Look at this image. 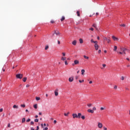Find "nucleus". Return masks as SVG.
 Segmentation results:
<instances>
[{
	"label": "nucleus",
	"instance_id": "4d7b16f0",
	"mask_svg": "<svg viewBox=\"0 0 130 130\" xmlns=\"http://www.w3.org/2000/svg\"><path fill=\"white\" fill-rule=\"evenodd\" d=\"M79 79V76H76V80H78Z\"/></svg>",
	"mask_w": 130,
	"mask_h": 130
},
{
	"label": "nucleus",
	"instance_id": "603ef678",
	"mask_svg": "<svg viewBox=\"0 0 130 130\" xmlns=\"http://www.w3.org/2000/svg\"><path fill=\"white\" fill-rule=\"evenodd\" d=\"M63 56H66V53H62Z\"/></svg>",
	"mask_w": 130,
	"mask_h": 130
},
{
	"label": "nucleus",
	"instance_id": "bb28decb",
	"mask_svg": "<svg viewBox=\"0 0 130 130\" xmlns=\"http://www.w3.org/2000/svg\"><path fill=\"white\" fill-rule=\"evenodd\" d=\"M49 48V47L48 46H46L45 48V50H47Z\"/></svg>",
	"mask_w": 130,
	"mask_h": 130
},
{
	"label": "nucleus",
	"instance_id": "c756f323",
	"mask_svg": "<svg viewBox=\"0 0 130 130\" xmlns=\"http://www.w3.org/2000/svg\"><path fill=\"white\" fill-rule=\"evenodd\" d=\"M35 122H38V121H39V119H35Z\"/></svg>",
	"mask_w": 130,
	"mask_h": 130
},
{
	"label": "nucleus",
	"instance_id": "423d86ee",
	"mask_svg": "<svg viewBox=\"0 0 130 130\" xmlns=\"http://www.w3.org/2000/svg\"><path fill=\"white\" fill-rule=\"evenodd\" d=\"M55 95L58 96V89H56L54 91Z\"/></svg>",
	"mask_w": 130,
	"mask_h": 130
},
{
	"label": "nucleus",
	"instance_id": "79ce46f5",
	"mask_svg": "<svg viewBox=\"0 0 130 130\" xmlns=\"http://www.w3.org/2000/svg\"><path fill=\"white\" fill-rule=\"evenodd\" d=\"M48 128L47 127H46L45 128L43 129V130H48Z\"/></svg>",
	"mask_w": 130,
	"mask_h": 130
},
{
	"label": "nucleus",
	"instance_id": "20e7f679",
	"mask_svg": "<svg viewBox=\"0 0 130 130\" xmlns=\"http://www.w3.org/2000/svg\"><path fill=\"white\" fill-rule=\"evenodd\" d=\"M72 116L73 118H78V114H75V113L73 114Z\"/></svg>",
	"mask_w": 130,
	"mask_h": 130
},
{
	"label": "nucleus",
	"instance_id": "1a4fd4ad",
	"mask_svg": "<svg viewBox=\"0 0 130 130\" xmlns=\"http://www.w3.org/2000/svg\"><path fill=\"white\" fill-rule=\"evenodd\" d=\"M120 50L121 51H122L123 52H124V51H126V50H127V49L125 48H121Z\"/></svg>",
	"mask_w": 130,
	"mask_h": 130
},
{
	"label": "nucleus",
	"instance_id": "58836bf2",
	"mask_svg": "<svg viewBox=\"0 0 130 130\" xmlns=\"http://www.w3.org/2000/svg\"><path fill=\"white\" fill-rule=\"evenodd\" d=\"M64 63H65L66 66H67V64H68V61L66 60L64 61Z\"/></svg>",
	"mask_w": 130,
	"mask_h": 130
},
{
	"label": "nucleus",
	"instance_id": "6e6d98bb",
	"mask_svg": "<svg viewBox=\"0 0 130 130\" xmlns=\"http://www.w3.org/2000/svg\"><path fill=\"white\" fill-rule=\"evenodd\" d=\"M98 53H101V50H99L98 51Z\"/></svg>",
	"mask_w": 130,
	"mask_h": 130
},
{
	"label": "nucleus",
	"instance_id": "2f4dec72",
	"mask_svg": "<svg viewBox=\"0 0 130 130\" xmlns=\"http://www.w3.org/2000/svg\"><path fill=\"white\" fill-rule=\"evenodd\" d=\"M31 121V119L28 118L27 120H26V122H29V121Z\"/></svg>",
	"mask_w": 130,
	"mask_h": 130
},
{
	"label": "nucleus",
	"instance_id": "ea45409f",
	"mask_svg": "<svg viewBox=\"0 0 130 130\" xmlns=\"http://www.w3.org/2000/svg\"><path fill=\"white\" fill-rule=\"evenodd\" d=\"M81 118H82V119H85V116H81Z\"/></svg>",
	"mask_w": 130,
	"mask_h": 130
},
{
	"label": "nucleus",
	"instance_id": "a211bd4d",
	"mask_svg": "<svg viewBox=\"0 0 130 130\" xmlns=\"http://www.w3.org/2000/svg\"><path fill=\"white\" fill-rule=\"evenodd\" d=\"M54 33H59V31L58 29H55L54 30Z\"/></svg>",
	"mask_w": 130,
	"mask_h": 130
},
{
	"label": "nucleus",
	"instance_id": "7ed1b4c3",
	"mask_svg": "<svg viewBox=\"0 0 130 130\" xmlns=\"http://www.w3.org/2000/svg\"><path fill=\"white\" fill-rule=\"evenodd\" d=\"M98 126L99 128H102V126H103V125L102 123L99 122L98 124Z\"/></svg>",
	"mask_w": 130,
	"mask_h": 130
},
{
	"label": "nucleus",
	"instance_id": "0e129e2a",
	"mask_svg": "<svg viewBox=\"0 0 130 130\" xmlns=\"http://www.w3.org/2000/svg\"><path fill=\"white\" fill-rule=\"evenodd\" d=\"M3 110V109H0V112H2Z\"/></svg>",
	"mask_w": 130,
	"mask_h": 130
},
{
	"label": "nucleus",
	"instance_id": "dca6fc26",
	"mask_svg": "<svg viewBox=\"0 0 130 130\" xmlns=\"http://www.w3.org/2000/svg\"><path fill=\"white\" fill-rule=\"evenodd\" d=\"M66 19L64 16H62V18L60 19V21L62 22V21H64V20Z\"/></svg>",
	"mask_w": 130,
	"mask_h": 130
},
{
	"label": "nucleus",
	"instance_id": "9b49d317",
	"mask_svg": "<svg viewBox=\"0 0 130 130\" xmlns=\"http://www.w3.org/2000/svg\"><path fill=\"white\" fill-rule=\"evenodd\" d=\"M98 44H94V48L95 50H98Z\"/></svg>",
	"mask_w": 130,
	"mask_h": 130
},
{
	"label": "nucleus",
	"instance_id": "338daca9",
	"mask_svg": "<svg viewBox=\"0 0 130 130\" xmlns=\"http://www.w3.org/2000/svg\"><path fill=\"white\" fill-rule=\"evenodd\" d=\"M39 115H41L42 114V113L41 112H39Z\"/></svg>",
	"mask_w": 130,
	"mask_h": 130
},
{
	"label": "nucleus",
	"instance_id": "de8ad7c7",
	"mask_svg": "<svg viewBox=\"0 0 130 130\" xmlns=\"http://www.w3.org/2000/svg\"><path fill=\"white\" fill-rule=\"evenodd\" d=\"M105 108L103 107L101 108V110H104Z\"/></svg>",
	"mask_w": 130,
	"mask_h": 130
},
{
	"label": "nucleus",
	"instance_id": "8fccbe9b",
	"mask_svg": "<svg viewBox=\"0 0 130 130\" xmlns=\"http://www.w3.org/2000/svg\"><path fill=\"white\" fill-rule=\"evenodd\" d=\"M107 41L108 42V43H109L110 42V40L108 39Z\"/></svg>",
	"mask_w": 130,
	"mask_h": 130
},
{
	"label": "nucleus",
	"instance_id": "4be33fe9",
	"mask_svg": "<svg viewBox=\"0 0 130 130\" xmlns=\"http://www.w3.org/2000/svg\"><path fill=\"white\" fill-rule=\"evenodd\" d=\"M20 106L21 107H23V108H25V107H26V106L25 105V104L21 105Z\"/></svg>",
	"mask_w": 130,
	"mask_h": 130
},
{
	"label": "nucleus",
	"instance_id": "f3484780",
	"mask_svg": "<svg viewBox=\"0 0 130 130\" xmlns=\"http://www.w3.org/2000/svg\"><path fill=\"white\" fill-rule=\"evenodd\" d=\"M36 100L37 101H39V100H40V97H36Z\"/></svg>",
	"mask_w": 130,
	"mask_h": 130
},
{
	"label": "nucleus",
	"instance_id": "c85d7f7f",
	"mask_svg": "<svg viewBox=\"0 0 130 130\" xmlns=\"http://www.w3.org/2000/svg\"><path fill=\"white\" fill-rule=\"evenodd\" d=\"M87 106H88V107H91V106H92V104H87Z\"/></svg>",
	"mask_w": 130,
	"mask_h": 130
},
{
	"label": "nucleus",
	"instance_id": "774afa93",
	"mask_svg": "<svg viewBox=\"0 0 130 130\" xmlns=\"http://www.w3.org/2000/svg\"><path fill=\"white\" fill-rule=\"evenodd\" d=\"M56 123V120H54V123Z\"/></svg>",
	"mask_w": 130,
	"mask_h": 130
},
{
	"label": "nucleus",
	"instance_id": "9d476101",
	"mask_svg": "<svg viewBox=\"0 0 130 130\" xmlns=\"http://www.w3.org/2000/svg\"><path fill=\"white\" fill-rule=\"evenodd\" d=\"M72 44L73 45H77V41L74 40L73 42H72Z\"/></svg>",
	"mask_w": 130,
	"mask_h": 130
},
{
	"label": "nucleus",
	"instance_id": "f704fd0d",
	"mask_svg": "<svg viewBox=\"0 0 130 130\" xmlns=\"http://www.w3.org/2000/svg\"><path fill=\"white\" fill-rule=\"evenodd\" d=\"M92 110H93V111H95V110H96V107H93L92 108Z\"/></svg>",
	"mask_w": 130,
	"mask_h": 130
},
{
	"label": "nucleus",
	"instance_id": "6e6552de",
	"mask_svg": "<svg viewBox=\"0 0 130 130\" xmlns=\"http://www.w3.org/2000/svg\"><path fill=\"white\" fill-rule=\"evenodd\" d=\"M87 112H89V113H94V110L91 109L87 110Z\"/></svg>",
	"mask_w": 130,
	"mask_h": 130
},
{
	"label": "nucleus",
	"instance_id": "393cba45",
	"mask_svg": "<svg viewBox=\"0 0 130 130\" xmlns=\"http://www.w3.org/2000/svg\"><path fill=\"white\" fill-rule=\"evenodd\" d=\"M77 14L78 17H80V11H77Z\"/></svg>",
	"mask_w": 130,
	"mask_h": 130
},
{
	"label": "nucleus",
	"instance_id": "c9c22d12",
	"mask_svg": "<svg viewBox=\"0 0 130 130\" xmlns=\"http://www.w3.org/2000/svg\"><path fill=\"white\" fill-rule=\"evenodd\" d=\"M120 26H121V27H125V24H121Z\"/></svg>",
	"mask_w": 130,
	"mask_h": 130
},
{
	"label": "nucleus",
	"instance_id": "864d4df0",
	"mask_svg": "<svg viewBox=\"0 0 130 130\" xmlns=\"http://www.w3.org/2000/svg\"><path fill=\"white\" fill-rule=\"evenodd\" d=\"M89 30H91V31H93L94 30V28L91 27V28H89Z\"/></svg>",
	"mask_w": 130,
	"mask_h": 130
},
{
	"label": "nucleus",
	"instance_id": "37998d69",
	"mask_svg": "<svg viewBox=\"0 0 130 130\" xmlns=\"http://www.w3.org/2000/svg\"><path fill=\"white\" fill-rule=\"evenodd\" d=\"M38 129H39V126H37V129H36L35 130H38Z\"/></svg>",
	"mask_w": 130,
	"mask_h": 130
},
{
	"label": "nucleus",
	"instance_id": "aec40b11",
	"mask_svg": "<svg viewBox=\"0 0 130 130\" xmlns=\"http://www.w3.org/2000/svg\"><path fill=\"white\" fill-rule=\"evenodd\" d=\"M84 73H85V70L82 69L81 70V75H84Z\"/></svg>",
	"mask_w": 130,
	"mask_h": 130
},
{
	"label": "nucleus",
	"instance_id": "4468645a",
	"mask_svg": "<svg viewBox=\"0 0 130 130\" xmlns=\"http://www.w3.org/2000/svg\"><path fill=\"white\" fill-rule=\"evenodd\" d=\"M26 121V118H23L22 119V123H24Z\"/></svg>",
	"mask_w": 130,
	"mask_h": 130
},
{
	"label": "nucleus",
	"instance_id": "3c124183",
	"mask_svg": "<svg viewBox=\"0 0 130 130\" xmlns=\"http://www.w3.org/2000/svg\"><path fill=\"white\" fill-rule=\"evenodd\" d=\"M118 53H119L120 54H123L122 51V52H119Z\"/></svg>",
	"mask_w": 130,
	"mask_h": 130
},
{
	"label": "nucleus",
	"instance_id": "473e14b6",
	"mask_svg": "<svg viewBox=\"0 0 130 130\" xmlns=\"http://www.w3.org/2000/svg\"><path fill=\"white\" fill-rule=\"evenodd\" d=\"M55 34H56V36H60V34H59V33H55Z\"/></svg>",
	"mask_w": 130,
	"mask_h": 130
},
{
	"label": "nucleus",
	"instance_id": "0eeeda50",
	"mask_svg": "<svg viewBox=\"0 0 130 130\" xmlns=\"http://www.w3.org/2000/svg\"><path fill=\"white\" fill-rule=\"evenodd\" d=\"M73 81H74V77H70L69 79V81L72 82Z\"/></svg>",
	"mask_w": 130,
	"mask_h": 130
},
{
	"label": "nucleus",
	"instance_id": "a19ab883",
	"mask_svg": "<svg viewBox=\"0 0 130 130\" xmlns=\"http://www.w3.org/2000/svg\"><path fill=\"white\" fill-rule=\"evenodd\" d=\"M30 124H31V125H33V124H34V122L31 121V122H30Z\"/></svg>",
	"mask_w": 130,
	"mask_h": 130
},
{
	"label": "nucleus",
	"instance_id": "bf43d9fd",
	"mask_svg": "<svg viewBox=\"0 0 130 130\" xmlns=\"http://www.w3.org/2000/svg\"><path fill=\"white\" fill-rule=\"evenodd\" d=\"M29 84H27V85H26V88L29 87Z\"/></svg>",
	"mask_w": 130,
	"mask_h": 130
},
{
	"label": "nucleus",
	"instance_id": "5fc2aeb1",
	"mask_svg": "<svg viewBox=\"0 0 130 130\" xmlns=\"http://www.w3.org/2000/svg\"><path fill=\"white\" fill-rule=\"evenodd\" d=\"M114 89H117V86H115L114 87Z\"/></svg>",
	"mask_w": 130,
	"mask_h": 130
},
{
	"label": "nucleus",
	"instance_id": "5701e85b",
	"mask_svg": "<svg viewBox=\"0 0 130 130\" xmlns=\"http://www.w3.org/2000/svg\"><path fill=\"white\" fill-rule=\"evenodd\" d=\"M84 58H85V59H89V57H88L86 55H84Z\"/></svg>",
	"mask_w": 130,
	"mask_h": 130
},
{
	"label": "nucleus",
	"instance_id": "2eb2a0df",
	"mask_svg": "<svg viewBox=\"0 0 130 130\" xmlns=\"http://www.w3.org/2000/svg\"><path fill=\"white\" fill-rule=\"evenodd\" d=\"M22 81L23 82H26V81H27V77L23 78L22 79Z\"/></svg>",
	"mask_w": 130,
	"mask_h": 130
},
{
	"label": "nucleus",
	"instance_id": "7c9ffc66",
	"mask_svg": "<svg viewBox=\"0 0 130 130\" xmlns=\"http://www.w3.org/2000/svg\"><path fill=\"white\" fill-rule=\"evenodd\" d=\"M66 57H61V60H66Z\"/></svg>",
	"mask_w": 130,
	"mask_h": 130
},
{
	"label": "nucleus",
	"instance_id": "c03bdc74",
	"mask_svg": "<svg viewBox=\"0 0 130 130\" xmlns=\"http://www.w3.org/2000/svg\"><path fill=\"white\" fill-rule=\"evenodd\" d=\"M90 41L91 43H94V40H93V39H91Z\"/></svg>",
	"mask_w": 130,
	"mask_h": 130
},
{
	"label": "nucleus",
	"instance_id": "412c9836",
	"mask_svg": "<svg viewBox=\"0 0 130 130\" xmlns=\"http://www.w3.org/2000/svg\"><path fill=\"white\" fill-rule=\"evenodd\" d=\"M69 114H70V112H68V113H64V115L65 116H69Z\"/></svg>",
	"mask_w": 130,
	"mask_h": 130
},
{
	"label": "nucleus",
	"instance_id": "b1692460",
	"mask_svg": "<svg viewBox=\"0 0 130 130\" xmlns=\"http://www.w3.org/2000/svg\"><path fill=\"white\" fill-rule=\"evenodd\" d=\"M79 41H80V43H81V44L83 43V39H80Z\"/></svg>",
	"mask_w": 130,
	"mask_h": 130
},
{
	"label": "nucleus",
	"instance_id": "f8f14e48",
	"mask_svg": "<svg viewBox=\"0 0 130 130\" xmlns=\"http://www.w3.org/2000/svg\"><path fill=\"white\" fill-rule=\"evenodd\" d=\"M82 116V114L81 113H79L77 115L78 118H81V116Z\"/></svg>",
	"mask_w": 130,
	"mask_h": 130
},
{
	"label": "nucleus",
	"instance_id": "680f3d73",
	"mask_svg": "<svg viewBox=\"0 0 130 130\" xmlns=\"http://www.w3.org/2000/svg\"><path fill=\"white\" fill-rule=\"evenodd\" d=\"M58 44H60V42L59 41H57Z\"/></svg>",
	"mask_w": 130,
	"mask_h": 130
},
{
	"label": "nucleus",
	"instance_id": "09e8293b",
	"mask_svg": "<svg viewBox=\"0 0 130 130\" xmlns=\"http://www.w3.org/2000/svg\"><path fill=\"white\" fill-rule=\"evenodd\" d=\"M52 24H53L54 23V21L53 20H51L50 22Z\"/></svg>",
	"mask_w": 130,
	"mask_h": 130
},
{
	"label": "nucleus",
	"instance_id": "39448f33",
	"mask_svg": "<svg viewBox=\"0 0 130 130\" xmlns=\"http://www.w3.org/2000/svg\"><path fill=\"white\" fill-rule=\"evenodd\" d=\"M112 39H113V40H114V41H117V40H118V38L115 37V36H113L112 37Z\"/></svg>",
	"mask_w": 130,
	"mask_h": 130
},
{
	"label": "nucleus",
	"instance_id": "13d9d810",
	"mask_svg": "<svg viewBox=\"0 0 130 130\" xmlns=\"http://www.w3.org/2000/svg\"><path fill=\"white\" fill-rule=\"evenodd\" d=\"M104 130H107V128L106 127H104Z\"/></svg>",
	"mask_w": 130,
	"mask_h": 130
},
{
	"label": "nucleus",
	"instance_id": "49530a36",
	"mask_svg": "<svg viewBox=\"0 0 130 130\" xmlns=\"http://www.w3.org/2000/svg\"><path fill=\"white\" fill-rule=\"evenodd\" d=\"M103 68H105L106 67V64H103Z\"/></svg>",
	"mask_w": 130,
	"mask_h": 130
},
{
	"label": "nucleus",
	"instance_id": "cd10ccee",
	"mask_svg": "<svg viewBox=\"0 0 130 130\" xmlns=\"http://www.w3.org/2000/svg\"><path fill=\"white\" fill-rule=\"evenodd\" d=\"M13 108H18V106L16 105H13Z\"/></svg>",
	"mask_w": 130,
	"mask_h": 130
},
{
	"label": "nucleus",
	"instance_id": "f257e3e1",
	"mask_svg": "<svg viewBox=\"0 0 130 130\" xmlns=\"http://www.w3.org/2000/svg\"><path fill=\"white\" fill-rule=\"evenodd\" d=\"M16 78L17 79H22V78H23V74H17L16 75Z\"/></svg>",
	"mask_w": 130,
	"mask_h": 130
},
{
	"label": "nucleus",
	"instance_id": "72a5a7b5",
	"mask_svg": "<svg viewBox=\"0 0 130 130\" xmlns=\"http://www.w3.org/2000/svg\"><path fill=\"white\" fill-rule=\"evenodd\" d=\"M79 83H83L84 80H79Z\"/></svg>",
	"mask_w": 130,
	"mask_h": 130
},
{
	"label": "nucleus",
	"instance_id": "4c0bfd02",
	"mask_svg": "<svg viewBox=\"0 0 130 130\" xmlns=\"http://www.w3.org/2000/svg\"><path fill=\"white\" fill-rule=\"evenodd\" d=\"M121 79L122 81H123V80H124V77L123 76H122L121 77Z\"/></svg>",
	"mask_w": 130,
	"mask_h": 130
},
{
	"label": "nucleus",
	"instance_id": "a18cd8bd",
	"mask_svg": "<svg viewBox=\"0 0 130 130\" xmlns=\"http://www.w3.org/2000/svg\"><path fill=\"white\" fill-rule=\"evenodd\" d=\"M8 127H11V124L10 123L8 124Z\"/></svg>",
	"mask_w": 130,
	"mask_h": 130
},
{
	"label": "nucleus",
	"instance_id": "69168bd1",
	"mask_svg": "<svg viewBox=\"0 0 130 130\" xmlns=\"http://www.w3.org/2000/svg\"><path fill=\"white\" fill-rule=\"evenodd\" d=\"M35 117H36V118H38V115H36V116H35Z\"/></svg>",
	"mask_w": 130,
	"mask_h": 130
},
{
	"label": "nucleus",
	"instance_id": "a878e982",
	"mask_svg": "<svg viewBox=\"0 0 130 130\" xmlns=\"http://www.w3.org/2000/svg\"><path fill=\"white\" fill-rule=\"evenodd\" d=\"M34 108H35V109H37V104H35V105H34Z\"/></svg>",
	"mask_w": 130,
	"mask_h": 130
},
{
	"label": "nucleus",
	"instance_id": "e2e57ef3",
	"mask_svg": "<svg viewBox=\"0 0 130 130\" xmlns=\"http://www.w3.org/2000/svg\"><path fill=\"white\" fill-rule=\"evenodd\" d=\"M25 112H29V111L28 110V109L25 110Z\"/></svg>",
	"mask_w": 130,
	"mask_h": 130
},
{
	"label": "nucleus",
	"instance_id": "6ab92c4d",
	"mask_svg": "<svg viewBox=\"0 0 130 130\" xmlns=\"http://www.w3.org/2000/svg\"><path fill=\"white\" fill-rule=\"evenodd\" d=\"M117 50V46H115L114 48V51H116Z\"/></svg>",
	"mask_w": 130,
	"mask_h": 130
},
{
	"label": "nucleus",
	"instance_id": "ddd939ff",
	"mask_svg": "<svg viewBox=\"0 0 130 130\" xmlns=\"http://www.w3.org/2000/svg\"><path fill=\"white\" fill-rule=\"evenodd\" d=\"M92 27H93L94 28H95V29H98L97 28V25H96V24L94 23L93 25H92Z\"/></svg>",
	"mask_w": 130,
	"mask_h": 130
},
{
	"label": "nucleus",
	"instance_id": "e433bc0d",
	"mask_svg": "<svg viewBox=\"0 0 130 130\" xmlns=\"http://www.w3.org/2000/svg\"><path fill=\"white\" fill-rule=\"evenodd\" d=\"M93 43H94L95 44H97V43H98V42L97 41H93Z\"/></svg>",
	"mask_w": 130,
	"mask_h": 130
},
{
	"label": "nucleus",
	"instance_id": "f03ea898",
	"mask_svg": "<svg viewBox=\"0 0 130 130\" xmlns=\"http://www.w3.org/2000/svg\"><path fill=\"white\" fill-rule=\"evenodd\" d=\"M79 63H80V61L78 60H74V63H72V66L74 67L75 64H79Z\"/></svg>",
	"mask_w": 130,
	"mask_h": 130
},
{
	"label": "nucleus",
	"instance_id": "052dcab7",
	"mask_svg": "<svg viewBox=\"0 0 130 130\" xmlns=\"http://www.w3.org/2000/svg\"><path fill=\"white\" fill-rule=\"evenodd\" d=\"M30 130H35V129H34V128H33V127H31Z\"/></svg>",
	"mask_w": 130,
	"mask_h": 130
}]
</instances>
